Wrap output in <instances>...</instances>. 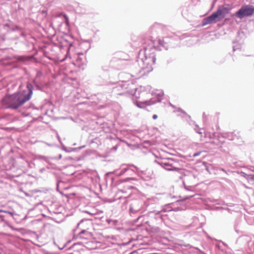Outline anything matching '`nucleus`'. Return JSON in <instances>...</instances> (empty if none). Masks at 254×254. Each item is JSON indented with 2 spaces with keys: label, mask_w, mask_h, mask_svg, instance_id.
<instances>
[{
  "label": "nucleus",
  "mask_w": 254,
  "mask_h": 254,
  "mask_svg": "<svg viewBox=\"0 0 254 254\" xmlns=\"http://www.w3.org/2000/svg\"><path fill=\"white\" fill-rule=\"evenodd\" d=\"M156 49L153 45L144 46L143 49L140 50L138 57L134 63V65L139 66L137 72L143 74L148 73L153 69V65L156 61V55L155 54Z\"/></svg>",
  "instance_id": "nucleus-1"
},
{
  "label": "nucleus",
  "mask_w": 254,
  "mask_h": 254,
  "mask_svg": "<svg viewBox=\"0 0 254 254\" xmlns=\"http://www.w3.org/2000/svg\"><path fill=\"white\" fill-rule=\"evenodd\" d=\"M232 9V5L228 3L219 5L215 11L203 19L201 22L202 26H204L221 21L230 12Z\"/></svg>",
  "instance_id": "nucleus-2"
},
{
  "label": "nucleus",
  "mask_w": 254,
  "mask_h": 254,
  "mask_svg": "<svg viewBox=\"0 0 254 254\" xmlns=\"http://www.w3.org/2000/svg\"><path fill=\"white\" fill-rule=\"evenodd\" d=\"M31 96V91L28 94H26L25 92H19L6 96L2 100V103L7 108L16 109L28 101Z\"/></svg>",
  "instance_id": "nucleus-3"
},
{
  "label": "nucleus",
  "mask_w": 254,
  "mask_h": 254,
  "mask_svg": "<svg viewBox=\"0 0 254 254\" xmlns=\"http://www.w3.org/2000/svg\"><path fill=\"white\" fill-rule=\"evenodd\" d=\"M254 14V6L251 4H244L235 12L233 16L242 19L252 16Z\"/></svg>",
  "instance_id": "nucleus-4"
},
{
  "label": "nucleus",
  "mask_w": 254,
  "mask_h": 254,
  "mask_svg": "<svg viewBox=\"0 0 254 254\" xmlns=\"http://www.w3.org/2000/svg\"><path fill=\"white\" fill-rule=\"evenodd\" d=\"M164 95L163 92L161 91L158 93L155 97L151 98L150 100H145L143 102H137L136 105L139 108H144L148 106L154 104L156 103H160L162 101V97Z\"/></svg>",
  "instance_id": "nucleus-5"
},
{
  "label": "nucleus",
  "mask_w": 254,
  "mask_h": 254,
  "mask_svg": "<svg viewBox=\"0 0 254 254\" xmlns=\"http://www.w3.org/2000/svg\"><path fill=\"white\" fill-rule=\"evenodd\" d=\"M96 198L100 199V200H96V207H99L101 209H99L96 208V215H99L101 213H103L104 212V209L106 207L107 202L112 203L113 201L108 199L107 198H103L101 199V197L99 196L98 193L96 192Z\"/></svg>",
  "instance_id": "nucleus-6"
},
{
  "label": "nucleus",
  "mask_w": 254,
  "mask_h": 254,
  "mask_svg": "<svg viewBox=\"0 0 254 254\" xmlns=\"http://www.w3.org/2000/svg\"><path fill=\"white\" fill-rule=\"evenodd\" d=\"M222 137L224 138H228L229 140L237 141L236 143H240L242 141L239 140H241L240 135L238 132H224L222 134Z\"/></svg>",
  "instance_id": "nucleus-7"
},
{
  "label": "nucleus",
  "mask_w": 254,
  "mask_h": 254,
  "mask_svg": "<svg viewBox=\"0 0 254 254\" xmlns=\"http://www.w3.org/2000/svg\"><path fill=\"white\" fill-rule=\"evenodd\" d=\"M155 162L167 171H178L179 170V168L173 166L171 164L166 161L155 160Z\"/></svg>",
  "instance_id": "nucleus-8"
},
{
  "label": "nucleus",
  "mask_w": 254,
  "mask_h": 254,
  "mask_svg": "<svg viewBox=\"0 0 254 254\" xmlns=\"http://www.w3.org/2000/svg\"><path fill=\"white\" fill-rule=\"evenodd\" d=\"M111 84L116 85V86H114L112 88V92L118 95H123L124 93L122 90L124 89L127 88V87L125 86L126 85L123 83V81L117 83H113Z\"/></svg>",
  "instance_id": "nucleus-9"
},
{
  "label": "nucleus",
  "mask_w": 254,
  "mask_h": 254,
  "mask_svg": "<svg viewBox=\"0 0 254 254\" xmlns=\"http://www.w3.org/2000/svg\"><path fill=\"white\" fill-rule=\"evenodd\" d=\"M127 167L122 169V170L121 171L119 174L120 176L124 174L129 169L128 167L131 166L133 167L135 169V171H134L133 170H132V171L137 173L138 176L145 174L144 171L140 170L137 166H135L133 164H127Z\"/></svg>",
  "instance_id": "nucleus-10"
},
{
  "label": "nucleus",
  "mask_w": 254,
  "mask_h": 254,
  "mask_svg": "<svg viewBox=\"0 0 254 254\" xmlns=\"http://www.w3.org/2000/svg\"><path fill=\"white\" fill-rule=\"evenodd\" d=\"M193 194H192V195H186V196H179L178 197L180 198L179 199L177 200L176 201V203L177 204V205H181L182 203H184L186 200L192 197L193 196Z\"/></svg>",
  "instance_id": "nucleus-11"
},
{
  "label": "nucleus",
  "mask_w": 254,
  "mask_h": 254,
  "mask_svg": "<svg viewBox=\"0 0 254 254\" xmlns=\"http://www.w3.org/2000/svg\"><path fill=\"white\" fill-rule=\"evenodd\" d=\"M243 176L248 180L249 183L251 184H254V174H247L243 173Z\"/></svg>",
  "instance_id": "nucleus-12"
},
{
  "label": "nucleus",
  "mask_w": 254,
  "mask_h": 254,
  "mask_svg": "<svg viewBox=\"0 0 254 254\" xmlns=\"http://www.w3.org/2000/svg\"><path fill=\"white\" fill-rule=\"evenodd\" d=\"M91 236V234L88 233L86 231H82L77 236L80 239H88V237Z\"/></svg>",
  "instance_id": "nucleus-13"
},
{
  "label": "nucleus",
  "mask_w": 254,
  "mask_h": 254,
  "mask_svg": "<svg viewBox=\"0 0 254 254\" xmlns=\"http://www.w3.org/2000/svg\"><path fill=\"white\" fill-rule=\"evenodd\" d=\"M119 146V143H116L114 146L110 148L109 147H107L106 149V152L108 154H110L112 152H115L117 150V149Z\"/></svg>",
  "instance_id": "nucleus-14"
},
{
  "label": "nucleus",
  "mask_w": 254,
  "mask_h": 254,
  "mask_svg": "<svg viewBox=\"0 0 254 254\" xmlns=\"http://www.w3.org/2000/svg\"><path fill=\"white\" fill-rule=\"evenodd\" d=\"M131 180H132V181H136L137 179L136 178H133V177L127 178H125V179H124L120 180L119 181H118L116 183V185H120V184H121L122 183L129 182V181H131Z\"/></svg>",
  "instance_id": "nucleus-15"
},
{
  "label": "nucleus",
  "mask_w": 254,
  "mask_h": 254,
  "mask_svg": "<svg viewBox=\"0 0 254 254\" xmlns=\"http://www.w3.org/2000/svg\"><path fill=\"white\" fill-rule=\"evenodd\" d=\"M96 225H98V226L100 225H103L102 223L104 222L107 220L106 218H105L103 216H101V217H97L96 216Z\"/></svg>",
  "instance_id": "nucleus-16"
},
{
  "label": "nucleus",
  "mask_w": 254,
  "mask_h": 254,
  "mask_svg": "<svg viewBox=\"0 0 254 254\" xmlns=\"http://www.w3.org/2000/svg\"><path fill=\"white\" fill-rule=\"evenodd\" d=\"M118 139H113L111 138L107 137L104 141V143L107 145L109 144H114V142H117Z\"/></svg>",
  "instance_id": "nucleus-17"
},
{
  "label": "nucleus",
  "mask_w": 254,
  "mask_h": 254,
  "mask_svg": "<svg viewBox=\"0 0 254 254\" xmlns=\"http://www.w3.org/2000/svg\"><path fill=\"white\" fill-rule=\"evenodd\" d=\"M96 97L100 101H105L107 99V97L105 94H104V95L100 94L99 93H98L97 94H96Z\"/></svg>",
  "instance_id": "nucleus-18"
},
{
  "label": "nucleus",
  "mask_w": 254,
  "mask_h": 254,
  "mask_svg": "<svg viewBox=\"0 0 254 254\" xmlns=\"http://www.w3.org/2000/svg\"><path fill=\"white\" fill-rule=\"evenodd\" d=\"M105 85V86L104 87V89L105 90L104 93H109L111 89H109L108 86L109 85H106V82L105 81H103V83L99 84L98 85Z\"/></svg>",
  "instance_id": "nucleus-19"
},
{
  "label": "nucleus",
  "mask_w": 254,
  "mask_h": 254,
  "mask_svg": "<svg viewBox=\"0 0 254 254\" xmlns=\"http://www.w3.org/2000/svg\"><path fill=\"white\" fill-rule=\"evenodd\" d=\"M244 35V33L243 31H239L237 32V41H239L240 40V39L239 38L240 37H241L242 36H243Z\"/></svg>",
  "instance_id": "nucleus-20"
},
{
  "label": "nucleus",
  "mask_w": 254,
  "mask_h": 254,
  "mask_svg": "<svg viewBox=\"0 0 254 254\" xmlns=\"http://www.w3.org/2000/svg\"><path fill=\"white\" fill-rule=\"evenodd\" d=\"M162 211H157V210H154L153 211H150L149 212V215L150 216L153 215V214H155L156 215H158L160 217V213Z\"/></svg>",
  "instance_id": "nucleus-21"
},
{
  "label": "nucleus",
  "mask_w": 254,
  "mask_h": 254,
  "mask_svg": "<svg viewBox=\"0 0 254 254\" xmlns=\"http://www.w3.org/2000/svg\"><path fill=\"white\" fill-rule=\"evenodd\" d=\"M179 245L181 247L184 246V247H187L189 249L193 248V247L191 245H190V244H186L185 243H181L179 244Z\"/></svg>",
  "instance_id": "nucleus-22"
},
{
  "label": "nucleus",
  "mask_w": 254,
  "mask_h": 254,
  "mask_svg": "<svg viewBox=\"0 0 254 254\" xmlns=\"http://www.w3.org/2000/svg\"><path fill=\"white\" fill-rule=\"evenodd\" d=\"M123 62V61H122V60H118V59H116V58H114V59H113L111 61V65H113V64H114L115 63H116V62L121 63V62Z\"/></svg>",
  "instance_id": "nucleus-23"
},
{
  "label": "nucleus",
  "mask_w": 254,
  "mask_h": 254,
  "mask_svg": "<svg viewBox=\"0 0 254 254\" xmlns=\"http://www.w3.org/2000/svg\"><path fill=\"white\" fill-rule=\"evenodd\" d=\"M183 185L184 186V188L185 190H188V191H191L192 190V187L191 186H186L185 182H183Z\"/></svg>",
  "instance_id": "nucleus-24"
},
{
  "label": "nucleus",
  "mask_w": 254,
  "mask_h": 254,
  "mask_svg": "<svg viewBox=\"0 0 254 254\" xmlns=\"http://www.w3.org/2000/svg\"><path fill=\"white\" fill-rule=\"evenodd\" d=\"M195 127L196 128H194V130H195V131L200 134H201L202 133V132L201 131H200L199 130H200L201 129L199 128L198 126L197 125H195Z\"/></svg>",
  "instance_id": "nucleus-25"
},
{
  "label": "nucleus",
  "mask_w": 254,
  "mask_h": 254,
  "mask_svg": "<svg viewBox=\"0 0 254 254\" xmlns=\"http://www.w3.org/2000/svg\"><path fill=\"white\" fill-rule=\"evenodd\" d=\"M27 87L29 89V91L28 94H30V91H31V95H32V85L31 84L28 83L27 85Z\"/></svg>",
  "instance_id": "nucleus-26"
},
{
  "label": "nucleus",
  "mask_w": 254,
  "mask_h": 254,
  "mask_svg": "<svg viewBox=\"0 0 254 254\" xmlns=\"http://www.w3.org/2000/svg\"><path fill=\"white\" fill-rule=\"evenodd\" d=\"M158 43H159L160 45H161L162 46L164 47L166 50L168 49L164 45V41H162L161 40L159 39V41H158Z\"/></svg>",
  "instance_id": "nucleus-27"
},
{
  "label": "nucleus",
  "mask_w": 254,
  "mask_h": 254,
  "mask_svg": "<svg viewBox=\"0 0 254 254\" xmlns=\"http://www.w3.org/2000/svg\"><path fill=\"white\" fill-rule=\"evenodd\" d=\"M200 154H201V152H200V151L195 152V153H194L192 155V157H197V156H199Z\"/></svg>",
  "instance_id": "nucleus-28"
},
{
  "label": "nucleus",
  "mask_w": 254,
  "mask_h": 254,
  "mask_svg": "<svg viewBox=\"0 0 254 254\" xmlns=\"http://www.w3.org/2000/svg\"><path fill=\"white\" fill-rule=\"evenodd\" d=\"M178 111L180 112H181V113H183V114H184L185 115H187V113L185 111L182 110L181 108H179Z\"/></svg>",
  "instance_id": "nucleus-29"
},
{
  "label": "nucleus",
  "mask_w": 254,
  "mask_h": 254,
  "mask_svg": "<svg viewBox=\"0 0 254 254\" xmlns=\"http://www.w3.org/2000/svg\"><path fill=\"white\" fill-rule=\"evenodd\" d=\"M239 49V46H233V50L234 52H235V51H236L237 49Z\"/></svg>",
  "instance_id": "nucleus-30"
},
{
  "label": "nucleus",
  "mask_w": 254,
  "mask_h": 254,
  "mask_svg": "<svg viewBox=\"0 0 254 254\" xmlns=\"http://www.w3.org/2000/svg\"><path fill=\"white\" fill-rule=\"evenodd\" d=\"M63 16H64V17L65 18V22H66V23H68V18L66 14H64L63 15Z\"/></svg>",
  "instance_id": "nucleus-31"
},
{
  "label": "nucleus",
  "mask_w": 254,
  "mask_h": 254,
  "mask_svg": "<svg viewBox=\"0 0 254 254\" xmlns=\"http://www.w3.org/2000/svg\"><path fill=\"white\" fill-rule=\"evenodd\" d=\"M195 249H196V250L199 251L198 254H207L205 253L204 252H203V251H201L200 250H199L197 248H195Z\"/></svg>",
  "instance_id": "nucleus-32"
},
{
  "label": "nucleus",
  "mask_w": 254,
  "mask_h": 254,
  "mask_svg": "<svg viewBox=\"0 0 254 254\" xmlns=\"http://www.w3.org/2000/svg\"><path fill=\"white\" fill-rule=\"evenodd\" d=\"M183 208H180L179 207H176L174 209H173V210L175 211H178L179 210H183Z\"/></svg>",
  "instance_id": "nucleus-33"
},
{
  "label": "nucleus",
  "mask_w": 254,
  "mask_h": 254,
  "mask_svg": "<svg viewBox=\"0 0 254 254\" xmlns=\"http://www.w3.org/2000/svg\"><path fill=\"white\" fill-rule=\"evenodd\" d=\"M202 118H203V122H205L206 120L207 117H206V115H205L204 112L203 113V117H202Z\"/></svg>",
  "instance_id": "nucleus-34"
},
{
  "label": "nucleus",
  "mask_w": 254,
  "mask_h": 254,
  "mask_svg": "<svg viewBox=\"0 0 254 254\" xmlns=\"http://www.w3.org/2000/svg\"><path fill=\"white\" fill-rule=\"evenodd\" d=\"M126 188L127 189H129V190H131V189H133L134 188V187L133 186H128L127 185V187H126Z\"/></svg>",
  "instance_id": "nucleus-35"
},
{
  "label": "nucleus",
  "mask_w": 254,
  "mask_h": 254,
  "mask_svg": "<svg viewBox=\"0 0 254 254\" xmlns=\"http://www.w3.org/2000/svg\"><path fill=\"white\" fill-rule=\"evenodd\" d=\"M215 247L218 249V250H221V251H222V250H221V246H220L219 244H216L215 245Z\"/></svg>",
  "instance_id": "nucleus-36"
},
{
  "label": "nucleus",
  "mask_w": 254,
  "mask_h": 254,
  "mask_svg": "<svg viewBox=\"0 0 254 254\" xmlns=\"http://www.w3.org/2000/svg\"><path fill=\"white\" fill-rule=\"evenodd\" d=\"M158 118V116L156 114H154L153 116H152V118L154 120H156Z\"/></svg>",
  "instance_id": "nucleus-37"
},
{
  "label": "nucleus",
  "mask_w": 254,
  "mask_h": 254,
  "mask_svg": "<svg viewBox=\"0 0 254 254\" xmlns=\"http://www.w3.org/2000/svg\"><path fill=\"white\" fill-rule=\"evenodd\" d=\"M0 212H4L5 213H7L8 214H10L11 215H13V213L12 212H8V211H2V210H0Z\"/></svg>",
  "instance_id": "nucleus-38"
},
{
  "label": "nucleus",
  "mask_w": 254,
  "mask_h": 254,
  "mask_svg": "<svg viewBox=\"0 0 254 254\" xmlns=\"http://www.w3.org/2000/svg\"><path fill=\"white\" fill-rule=\"evenodd\" d=\"M96 125L100 124L101 126L103 124V123L102 122H98L97 121H96Z\"/></svg>",
  "instance_id": "nucleus-39"
},
{
  "label": "nucleus",
  "mask_w": 254,
  "mask_h": 254,
  "mask_svg": "<svg viewBox=\"0 0 254 254\" xmlns=\"http://www.w3.org/2000/svg\"><path fill=\"white\" fill-rule=\"evenodd\" d=\"M101 119H102V117H98V116L96 115V120H100Z\"/></svg>",
  "instance_id": "nucleus-40"
},
{
  "label": "nucleus",
  "mask_w": 254,
  "mask_h": 254,
  "mask_svg": "<svg viewBox=\"0 0 254 254\" xmlns=\"http://www.w3.org/2000/svg\"><path fill=\"white\" fill-rule=\"evenodd\" d=\"M221 242H222V243L223 244V245L224 246H226V247H227V246H227V244H226L225 242H222V241H221Z\"/></svg>",
  "instance_id": "nucleus-41"
},
{
  "label": "nucleus",
  "mask_w": 254,
  "mask_h": 254,
  "mask_svg": "<svg viewBox=\"0 0 254 254\" xmlns=\"http://www.w3.org/2000/svg\"><path fill=\"white\" fill-rule=\"evenodd\" d=\"M205 169H206V170L208 172H209V168H208V166H206V168H205Z\"/></svg>",
  "instance_id": "nucleus-42"
},
{
  "label": "nucleus",
  "mask_w": 254,
  "mask_h": 254,
  "mask_svg": "<svg viewBox=\"0 0 254 254\" xmlns=\"http://www.w3.org/2000/svg\"><path fill=\"white\" fill-rule=\"evenodd\" d=\"M119 190H120V191H122L123 192H126V191H125V190H122V189H119Z\"/></svg>",
  "instance_id": "nucleus-43"
},
{
  "label": "nucleus",
  "mask_w": 254,
  "mask_h": 254,
  "mask_svg": "<svg viewBox=\"0 0 254 254\" xmlns=\"http://www.w3.org/2000/svg\"><path fill=\"white\" fill-rule=\"evenodd\" d=\"M177 196H175V195H173V196H171V198H177Z\"/></svg>",
  "instance_id": "nucleus-44"
},
{
  "label": "nucleus",
  "mask_w": 254,
  "mask_h": 254,
  "mask_svg": "<svg viewBox=\"0 0 254 254\" xmlns=\"http://www.w3.org/2000/svg\"><path fill=\"white\" fill-rule=\"evenodd\" d=\"M159 227H155V230L156 231H157V230H159Z\"/></svg>",
  "instance_id": "nucleus-45"
},
{
  "label": "nucleus",
  "mask_w": 254,
  "mask_h": 254,
  "mask_svg": "<svg viewBox=\"0 0 254 254\" xmlns=\"http://www.w3.org/2000/svg\"><path fill=\"white\" fill-rule=\"evenodd\" d=\"M96 156H101L99 154L97 153V152L96 153Z\"/></svg>",
  "instance_id": "nucleus-46"
},
{
  "label": "nucleus",
  "mask_w": 254,
  "mask_h": 254,
  "mask_svg": "<svg viewBox=\"0 0 254 254\" xmlns=\"http://www.w3.org/2000/svg\"><path fill=\"white\" fill-rule=\"evenodd\" d=\"M132 210H132V208L131 207H130V208H129V211H130V212H132Z\"/></svg>",
  "instance_id": "nucleus-47"
},
{
  "label": "nucleus",
  "mask_w": 254,
  "mask_h": 254,
  "mask_svg": "<svg viewBox=\"0 0 254 254\" xmlns=\"http://www.w3.org/2000/svg\"><path fill=\"white\" fill-rule=\"evenodd\" d=\"M162 194L164 195H165V196H167V195H168V194H166V193H163Z\"/></svg>",
  "instance_id": "nucleus-48"
},
{
  "label": "nucleus",
  "mask_w": 254,
  "mask_h": 254,
  "mask_svg": "<svg viewBox=\"0 0 254 254\" xmlns=\"http://www.w3.org/2000/svg\"><path fill=\"white\" fill-rule=\"evenodd\" d=\"M96 245H97V244H100V243H99V242H97V241H96ZM97 246L96 245V248H97Z\"/></svg>",
  "instance_id": "nucleus-49"
},
{
  "label": "nucleus",
  "mask_w": 254,
  "mask_h": 254,
  "mask_svg": "<svg viewBox=\"0 0 254 254\" xmlns=\"http://www.w3.org/2000/svg\"><path fill=\"white\" fill-rule=\"evenodd\" d=\"M221 170L224 172H226V171L224 169H221Z\"/></svg>",
  "instance_id": "nucleus-50"
},
{
  "label": "nucleus",
  "mask_w": 254,
  "mask_h": 254,
  "mask_svg": "<svg viewBox=\"0 0 254 254\" xmlns=\"http://www.w3.org/2000/svg\"><path fill=\"white\" fill-rule=\"evenodd\" d=\"M121 141L123 142H126V141L124 140H121Z\"/></svg>",
  "instance_id": "nucleus-51"
},
{
  "label": "nucleus",
  "mask_w": 254,
  "mask_h": 254,
  "mask_svg": "<svg viewBox=\"0 0 254 254\" xmlns=\"http://www.w3.org/2000/svg\"><path fill=\"white\" fill-rule=\"evenodd\" d=\"M173 204H174V203H173V202L169 204V205H173Z\"/></svg>",
  "instance_id": "nucleus-52"
},
{
  "label": "nucleus",
  "mask_w": 254,
  "mask_h": 254,
  "mask_svg": "<svg viewBox=\"0 0 254 254\" xmlns=\"http://www.w3.org/2000/svg\"><path fill=\"white\" fill-rule=\"evenodd\" d=\"M107 156H108V155H104V157H107Z\"/></svg>",
  "instance_id": "nucleus-53"
},
{
  "label": "nucleus",
  "mask_w": 254,
  "mask_h": 254,
  "mask_svg": "<svg viewBox=\"0 0 254 254\" xmlns=\"http://www.w3.org/2000/svg\"><path fill=\"white\" fill-rule=\"evenodd\" d=\"M97 177H99L98 174L96 173V177L97 178Z\"/></svg>",
  "instance_id": "nucleus-54"
},
{
  "label": "nucleus",
  "mask_w": 254,
  "mask_h": 254,
  "mask_svg": "<svg viewBox=\"0 0 254 254\" xmlns=\"http://www.w3.org/2000/svg\"><path fill=\"white\" fill-rule=\"evenodd\" d=\"M116 68L119 69V67L117 66V67H116Z\"/></svg>",
  "instance_id": "nucleus-55"
},
{
  "label": "nucleus",
  "mask_w": 254,
  "mask_h": 254,
  "mask_svg": "<svg viewBox=\"0 0 254 254\" xmlns=\"http://www.w3.org/2000/svg\"><path fill=\"white\" fill-rule=\"evenodd\" d=\"M96 108H99V107H97V106H96Z\"/></svg>",
  "instance_id": "nucleus-56"
},
{
  "label": "nucleus",
  "mask_w": 254,
  "mask_h": 254,
  "mask_svg": "<svg viewBox=\"0 0 254 254\" xmlns=\"http://www.w3.org/2000/svg\"><path fill=\"white\" fill-rule=\"evenodd\" d=\"M96 108H99V107H97V106H96Z\"/></svg>",
  "instance_id": "nucleus-57"
}]
</instances>
